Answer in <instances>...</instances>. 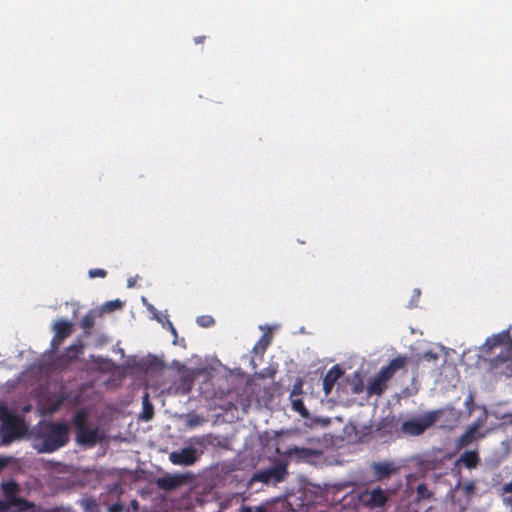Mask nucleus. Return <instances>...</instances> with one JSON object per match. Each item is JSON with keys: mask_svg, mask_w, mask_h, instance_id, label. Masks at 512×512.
<instances>
[{"mask_svg": "<svg viewBox=\"0 0 512 512\" xmlns=\"http://www.w3.org/2000/svg\"><path fill=\"white\" fill-rule=\"evenodd\" d=\"M32 436L33 448L38 453H53L69 443L70 428L65 421L40 422Z\"/></svg>", "mask_w": 512, "mask_h": 512, "instance_id": "f257e3e1", "label": "nucleus"}, {"mask_svg": "<svg viewBox=\"0 0 512 512\" xmlns=\"http://www.w3.org/2000/svg\"><path fill=\"white\" fill-rule=\"evenodd\" d=\"M501 347V352L494 358L491 359V367L498 368L501 365H505L507 371L504 373L508 376L512 375V339L509 331L504 330L498 334H494L488 337L479 351L482 356H491L494 353V349Z\"/></svg>", "mask_w": 512, "mask_h": 512, "instance_id": "f03ea898", "label": "nucleus"}, {"mask_svg": "<svg viewBox=\"0 0 512 512\" xmlns=\"http://www.w3.org/2000/svg\"><path fill=\"white\" fill-rule=\"evenodd\" d=\"M72 426L75 429V440L83 447H94L103 439V433L99 427L89 426V414L86 409H79L72 418Z\"/></svg>", "mask_w": 512, "mask_h": 512, "instance_id": "7ed1b4c3", "label": "nucleus"}, {"mask_svg": "<svg viewBox=\"0 0 512 512\" xmlns=\"http://www.w3.org/2000/svg\"><path fill=\"white\" fill-rule=\"evenodd\" d=\"M193 446L183 447L178 451H173L169 454V460L174 465L191 466L194 465L203 454L206 447V440L204 437H193L189 440Z\"/></svg>", "mask_w": 512, "mask_h": 512, "instance_id": "20e7f679", "label": "nucleus"}, {"mask_svg": "<svg viewBox=\"0 0 512 512\" xmlns=\"http://www.w3.org/2000/svg\"><path fill=\"white\" fill-rule=\"evenodd\" d=\"M441 415L440 410L430 411L421 416L406 420L401 424V432L408 436H418L423 434L428 428L433 426Z\"/></svg>", "mask_w": 512, "mask_h": 512, "instance_id": "39448f33", "label": "nucleus"}, {"mask_svg": "<svg viewBox=\"0 0 512 512\" xmlns=\"http://www.w3.org/2000/svg\"><path fill=\"white\" fill-rule=\"evenodd\" d=\"M0 434L3 444H9L23 434V420L14 414L2 423Z\"/></svg>", "mask_w": 512, "mask_h": 512, "instance_id": "423d86ee", "label": "nucleus"}, {"mask_svg": "<svg viewBox=\"0 0 512 512\" xmlns=\"http://www.w3.org/2000/svg\"><path fill=\"white\" fill-rule=\"evenodd\" d=\"M285 454L290 459H294L299 462L314 463L322 456L323 452L319 449L293 446L289 447Z\"/></svg>", "mask_w": 512, "mask_h": 512, "instance_id": "0eeeda50", "label": "nucleus"}, {"mask_svg": "<svg viewBox=\"0 0 512 512\" xmlns=\"http://www.w3.org/2000/svg\"><path fill=\"white\" fill-rule=\"evenodd\" d=\"M286 464L278 463L268 469L260 471L256 474L255 479L263 483H269L270 481L281 482L287 475Z\"/></svg>", "mask_w": 512, "mask_h": 512, "instance_id": "6e6552de", "label": "nucleus"}, {"mask_svg": "<svg viewBox=\"0 0 512 512\" xmlns=\"http://www.w3.org/2000/svg\"><path fill=\"white\" fill-rule=\"evenodd\" d=\"M361 499L367 507L373 509L384 506L388 501V496L383 489L377 487L371 491H365L361 495Z\"/></svg>", "mask_w": 512, "mask_h": 512, "instance_id": "1a4fd4ad", "label": "nucleus"}, {"mask_svg": "<svg viewBox=\"0 0 512 512\" xmlns=\"http://www.w3.org/2000/svg\"><path fill=\"white\" fill-rule=\"evenodd\" d=\"M84 351V344L79 340L68 346L65 351L56 358V364L58 366H68L69 363L78 359Z\"/></svg>", "mask_w": 512, "mask_h": 512, "instance_id": "9d476101", "label": "nucleus"}, {"mask_svg": "<svg viewBox=\"0 0 512 512\" xmlns=\"http://www.w3.org/2000/svg\"><path fill=\"white\" fill-rule=\"evenodd\" d=\"M408 362V357L406 355H398L393 358L388 365L382 367L379 371L381 377L387 380H390L394 374L402 369Z\"/></svg>", "mask_w": 512, "mask_h": 512, "instance_id": "9b49d317", "label": "nucleus"}, {"mask_svg": "<svg viewBox=\"0 0 512 512\" xmlns=\"http://www.w3.org/2000/svg\"><path fill=\"white\" fill-rule=\"evenodd\" d=\"M371 469L376 480L387 479L397 471V467L392 462L388 461L373 462Z\"/></svg>", "mask_w": 512, "mask_h": 512, "instance_id": "f8f14e48", "label": "nucleus"}, {"mask_svg": "<svg viewBox=\"0 0 512 512\" xmlns=\"http://www.w3.org/2000/svg\"><path fill=\"white\" fill-rule=\"evenodd\" d=\"M342 374L343 371L338 365L333 366L327 371L323 378V390L326 396L331 393L335 383L340 379Z\"/></svg>", "mask_w": 512, "mask_h": 512, "instance_id": "ddd939ff", "label": "nucleus"}, {"mask_svg": "<svg viewBox=\"0 0 512 512\" xmlns=\"http://www.w3.org/2000/svg\"><path fill=\"white\" fill-rule=\"evenodd\" d=\"M4 504H6V512L11 508H14V512H28L34 508L32 502L18 496L10 500H5Z\"/></svg>", "mask_w": 512, "mask_h": 512, "instance_id": "4468645a", "label": "nucleus"}, {"mask_svg": "<svg viewBox=\"0 0 512 512\" xmlns=\"http://www.w3.org/2000/svg\"><path fill=\"white\" fill-rule=\"evenodd\" d=\"M183 483L181 475H167L158 478L157 486L165 491H171L178 488Z\"/></svg>", "mask_w": 512, "mask_h": 512, "instance_id": "2eb2a0df", "label": "nucleus"}, {"mask_svg": "<svg viewBox=\"0 0 512 512\" xmlns=\"http://www.w3.org/2000/svg\"><path fill=\"white\" fill-rule=\"evenodd\" d=\"M346 385L348 387L347 393L352 395L360 394L364 389V383L361 375L358 372H354L346 377Z\"/></svg>", "mask_w": 512, "mask_h": 512, "instance_id": "dca6fc26", "label": "nucleus"}, {"mask_svg": "<svg viewBox=\"0 0 512 512\" xmlns=\"http://www.w3.org/2000/svg\"><path fill=\"white\" fill-rule=\"evenodd\" d=\"M53 331L58 335V338L66 339L73 332V324L67 320H57L53 324Z\"/></svg>", "mask_w": 512, "mask_h": 512, "instance_id": "f3484780", "label": "nucleus"}, {"mask_svg": "<svg viewBox=\"0 0 512 512\" xmlns=\"http://www.w3.org/2000/svg\"><path fill=\"white\" fill-rule=\"evenodd\" d=\"M194 378L190 374L182 375L177 382H175V392L177 394H188L193 386Z\"/></svg>", "mask_w": 512, "mask_h": 512, "instance_id": "a211bd4d", "label": "nucleus"}, {"mask_svg": "<svg viewBox=\"0 0 512 512\" xmlns=\"http://www.w3.org/2000/svg\"><path fill=\"white\" fill-rule=\"evenodd\" d=\"M388 380L381 377L378 372L376 377L368 384L367 393L369 395H381L386 389V382Z\"/></svg>", "mask_w": 512, "mask_h": 512, "instance_id": "6ab92c4d", "label": "nucleus"}, {"mask_svg": "<svg viewBox=\"0 0 512 512\" xmlns=\"http://www.w3.org/2000/svg\"><path fill=\"white\" fill-rule=\"evenodd\" d=\"M458 462L462 463L466 468H476L480 462L477 451H465L461 454Z\"/></svg>", "mask_w": 512, "mask_h": 512, "instance_id": "aec40b11", "label": "nucleus"}, {"mask_svg": "<svg viewBox=\"0 0 512 512\" xmlns=\"http://www.w3.org/2000/svg\"><path fill=\"white\" fill-rule=\"evenodd\" d=\"M95 313L91 310L87 312L81 320V328L86 336L91 334V329L95 324Z\"/></svg>", "mask_w": 512, "mask_h": 512, "instance_id": "412c9836", "label": "nucleus"}, {"mask_svg": "<svg viewBox=\"0 0 512 512\" xmlns=\"http://www.w3.org/2000/svg\"><path fill=\"white\" fill-rule=\"evenodd\" d=\"M142 416L141 418L145 421H149L154 416V408L151 402L149 401V395L146 393L142 400Z\"/></svg>", "mask_w": 512, "mask_h": 512, "instance_id": "4be33fe9", "label": "nucleus"}, {"mask_svg": "<svg viewBox=\"0 0 512 512\" xmlns=\"http://www.w3.org/2000/svg\"><path fill=\"white\" fill-rule=\"evenodd\" d=\"M1 486L6 500L17 497L19 486L15 481L3 482Z\"/></svg>", "mask_w": 512, "mask_h": 512, "instance_id": "5701e85b", "label": "nucleus"}, {"mask_svg": "<svg viewBox=\"0 0 512 512\" xmlns=\"http://www.w3.org/2000/svg\"><path fill=\"white\" fill-rule=\"evenodd\" d=\"M292 408L294 411L298 412L303 418H308L310 413L308 409L305 407L304 402L300 398H291Z\"/></svg>", "mask_w": 512, "mask_h": 512, "instance_id": "b1692460", "label": "nucleus"}, {"mask_svg": "<svg viewBox=\"0 0 512 512\" xmlns=\"http://www.w3.org/2000/svg\"><path fill=\"white\" fill-rule=\"evenodd\" d=\"M474 432H475V428H471L467 431H465L457 440V447L458 448H463L467 445H469L473 438H474Z\"/></svg>", "mask_w": 512, "mask_h": 512, "instance_id": "393cba45", "label": "nucleus"}, {"mask_svg": "<svg viewBox=\"0 0 512 512\" xmlns=\"http://www.w3.org/2000/svg\"><path fill=\"white\" fill-rule=\"evenodd\" d=\"M417 498L420 499H430L432 497V492L429 491L427 485L425 483H421L416 488Z\"/></svg>", "mask_w": 512, "mask_h": 512, "instance_id": "a878e982", "label": "nucleus"}, {"mask_svg": "<svg viewBox=\"0 0 512 512\" xmlns=\"http://www.w3.org/2000/svg\"><path fill=\"white\" fill-rule=\"evenodd\" d=\"M196 323L203 328H209L215 324V320L211 315H201L197 317Z\"/></svg>", "mask_w": 512, "mask_h": 512, "instance_id": "bb28decb", "label": "nucleus"}, {"mask_svg": "<svg viewBox=\"0 0 512 512\" xmlns=\"http://www.w3.org/2000/svg\"><path fill=\"white\" fill-rule=\"evenodd\" d=\"M439 359V355L433 351H426L419 356L418 361H427L436 363Z\"/></svg>", "mask_w": 512, "mask_h": 512, "instance_id": "cd10ccee", "label": "nucleus"}, {"mask_svg": "<svg viewBox=\"0 0 512 512\" xmlns=\"http://www.w3.org/2000/svg\"><path fill=\"white\" fill-rule=\"evenodd\" d=\"M302 386H303L302 381L300 379H298L293 385L292 391L290 393V398L300 395L302 393Z\"/></svg>", "mask_w": 512, "mask_h": 512, "instance_id": "c85d7f7f", "label": "nucleus"}, {"mask_svg": "<svg viewBox=\"0 0 512 512\" xmlns=\"http://www.w3.org/2000/svg\"><path fill=\"white\" fill-rule=\"evenodd\" d=\"M13 414L10 413V411L8 410V408L3 405V404H0V421L2 423H4V421H6L8 418H10Z\"/></svg>", "mask_w": 512, "mask_h": 512, "instance_id": "c756f323", "label": "nucleus"}, {"mask_svg": "<svg viewBox=\"0 0 512 512\" xmlns=\"http://www.w3.org/2000/svg\"><path fill=\"white\" fill-rule=\"evenodd\" d=\"M88 274H89L90 278H96V277L104 278V277H106L107 272L104 269L97 268V269L89 270Z\"/></svg>", "mask_w": 512, "mask_h": 512, "instance_id": "7c9ffc66", "label": "nucleus"}, {"mask_svg": "<svg viewBox=\"0 0 512 512\" xmlns=\"http://www.w3.org/2000/svg\"><path fill=\"white\" fill-rule=\"evenodd\" d=\"M122 306V302L120 300H114V301H109L105 304V307L108 311H114L116 309H119L121 308Z\"/></svg>", "mask_w": 512, "mask_h": 512, "instance_id": "2f4dec72", "label": "nucleus"}, {"mask_svg": "<svg viewBox=\"0 0 512 512\" xmlns=\"http://www.w3.org/2000/svg\"><path fill=\"white\" fill-rule=\"evenodd\" d=\"M65 339L58 338V335L54 333V336L51 340V350L56 351L58 350L59 346L63 343Z\"/></svg>", "mask_w": 512, "mask_h": 512, "instance_id": "473e14b6", "label": "nucleus"}, {"mask_svg": "<svg viewBox=\"0 0 512 512\" xmlns=\"http://www.w3.org/2000/svg\"><path fill=\"white\" fill-rule=\"evenodd\" d=\"M122 511H123V505L120 503H114L108 507V512H122Z\"/></svg>", "mask_w": 512, "mask_h": 512, "instance_id": "72a5a7b5", "label": "nucleus"}, {"mask_svg": "<svg viewBox=\"0 0 512 512\" xmlns=\"http://www.w3.org/2000/svg\"><path fill=\"white\" fill-rule=\"evenodd\" d=\"M9 463V459L6 457H0V471L4 469Z\"/></svg>", "mask_w": 512, "mask_h": 512, "instance_id": "f704fd0d", "label": "nucleus"}, {"mask_svg": "<svg viewBox=\"0 0 512 512\" xmlns=\"http://www.w3.org/2000/svg\"><path fill=\"white\" fill-rule=\"evenodd\" d=\"M503 491L506 492V493H512V481L509 482V483H506L503 486Z\"/></svg>", "mask_w": 512, "mask_h": 512, "instance_id": "c9c22d12", "label": "nucleus"}, {"mask_svg": "<svg viewBox=\"0 0 512 512\" xmlns=\"http://www.w3.org/2000/svg\"><path fill=\"white\" fill-rule=\"evenodd\" d=\"M252 512H267V509L265 506L260 505L255 507L254 509L252 508Z\"/></svg>", "mask_w": 512, "mask_h": 512, "instance_id": "e433bc0d", "label": "nucleus"}, {"mask_svg": "<svg viewBox=\"0 0 512 512\" xmlns=\"http://www.w3.org/2000/svg\"><path fill=\"white\" fill-rule=\"evenodd\" d=\"M205 38H206L205 36H198V37H195V38H194V42H195L196 44H202V43L204 42Z\"/></svg>", "mask_w": 512, "mask_h": 512, "instance_id": "4c0bfd02", "label": "nucleus"}, {"mask_svg": "<svg viewBox=\"0 0 512 512\" xmlns=\"http://www.w3.org/2000/svg\"><path fill=\"white\" fill-rule=\"evenodd\" d=\"M168 322V326L170 328V333H172L173 335H177V332H176V329L174 328L173 324L170 322V321H167Z\"/></svg>", "mask_w": 512, "mask_h": 512, "instance_id": "58836bf2", "label": "nucleus"}, {"mask_svg": "<svg viewBox=\"0 0 512 512\" xmlns=\"http://www.w3.org/2000/svg\"><path fill=\"white\" fill-rule=\"evenodd\" d=\"M239 512H252V507H249V506H242V507L239 509Z\"/></svg>", "mask_w": 512, "mask_h": 512, "instance_id": "ea45409f", "label": "nucleus"}, {"mask_svg": "<svg viewBox=\"0 0 512 512\" xmlns=\"http://www.w3.org/2000/svg\"><path fill=\"white\" fill-rule=\"evenodd\" d=\"M0 512H6V504L3 500H0Z\"/></svg>", "mask_w": 512, "mask_h": 512, "instance_id": "a19ab883", "label": "nucleus"}, {"mask_svg": "<svg viewBox=\"0 0 512 512\" xmlns=\"http://www.w3.org/2000/svg\"><path fill=\"white\" fill-rule=\"evenodd\" d=\"M60 404H61V401H59V402H58V403H57V404H56V405L51 409V411H52V412L56 411V410L59 408Z\"/></svg>", "mask_w": 512, "mask_h": 512, "instance_id": "79ce46f5", "label": "nucleus"}, {"mask_svg": "<svg viewBox=\"0 0 512 512\" xmlns=\"http://www.w3.org/2000/svg\"><path fill=\"white\" fill-rule=\"evenodd\" d=\"M508 501H509V505H510V506H511V508H512V498H509V500H508Z\"/></svg>", "mask_w": 512, "mask_h": 512, "instance_id": "37998d69", "label": "nucleus"}, {"mask_svg": "<svg viewBox=\"0 0 512 512\" xmlns=\"http://www.w3.org/2000/svg\"><path fill=\"white\" fill-rule=\"evenodd\" d=\"M137 505V501H134V504H132V507H135Z\"/></svg>", "mask_w": 512, "mask_h": 512, "instance_id": "c03bdc74", "label": "nucleus"}, {"mask_svg": "<svg viewBox=\"0 0 512 512\" xmlns=\"http://www.w3.org/2000/svg\"><path fill=\"white\" fill-rule=\"evenodd\" d=\"M137 505V501H134V504H132V507H135Z\"/></svg>", "mask_w": 512, "mask_h": 512, "instance_id": "a18cd8bd", "label": "nucleus"}]
</instances>
